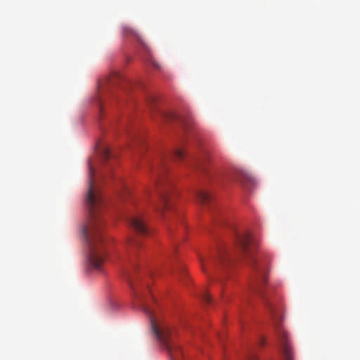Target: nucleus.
<instances>
[{"label":"nucleus","mask_w":360,"mask_h":360,"mask_svg":"<svg viewBox=\"0 0 360 360\" xmlns=\"http://www.w3.org/2000/svg\"><path fill=\"white\" fill-rule=\"evenodd\" d=\"M236 245L241 254L247 257L249 264L256 274L257 280L252 287V290L262 293L261 288L266 283L268 271L267 262L259 257H255L253 253L256 242L249 233H237Z\"/></svg>","instance_id":"obj_3"},{"label":"nucleus","mask_w":360,"mask_h":360,"mask_svg":"<svg viewBox=\"0 0 360 360\" xmlns=\"http://www.w3.org/2000/svg\"><path fill=\"white\" fill-rule=\"evenodd\" d=\"M115 78H117V79H118V78H119V76H118L117 75H114V76H112V77L108 78V79H107V80H108L107 82H109V83H113V82H113V79H114Z\"/></svg>","instance_id":"obj_18"},{"label":"nucleus","mask_w":360,"mask_h":360,"mask_svg":"<svg viewBox=\"0 0 360 360\" xmlns=\"http://www.w3.org/2000/svg\"><path fill=\"white\" fill-rule=\"evenodd\" d=\"M125 274L129 285L134 291V295L139 302V307L148 315L150 319L151 329L154 335L162 347L169 353L172 360H177L178 356L175 350L176 349L179 352L178 348L179 347L172 340L170 328L156 318L155 311L148 304L144 296L136 290L135 282L130 271L126 269Z\"/></svg>","instance_id":"obj_2"},{"label":"nucleus","mask_w":360,"mask_h":360,"mask_svg":"<svg viewBox=\"0 0 360 360\" xmlns=\"http://www.w3.org/2000/svg\"><path fill=\"white\" fill-rule=\"evenodd\" d=\"M202 297L203 299V300L206 302V303H210L211 301H212V299L210 296V295H208L207 293L205 292L202 295Z\"/></svg>","instance_id":"obj_16"},{"label":"nucleus","mask_w":360,"mask_h":360,"mask_svg":"<svg viewBox=\"0 0 360 360\" xmlns=\"http://www.w3.org/2000/svg\"><path fill=\"white\" fill-rule=\"evenodd\" d=\"M123 32L125 35H131L136 38L139 37L137 32L128 26H124L123 27Z\"/></svg>","instance_id":"obj_10"},{"label":"nucleus","mask_w":360,"mask_h":360,"mask_svg":"<svg viewBox=\"0 0 360 360\" xmlns=\"http://www.w3.org/2000/svg\"><path fill=\"white\" fill-rule=\"evenodd\" d=\"M196 198L198 200L202 205L208 204L211 200L212 196L207 191L200 190L196 193Z\"/></svg>","instance_id":"obj_9"},{"label":"nucleus","mask_w":360,"mask_h":360,"mask_svg":"<svg viewBox=\"0 0 360 360\" xmlns=\"http://www.w3.org/2000/svg\"><path fill=\"white\" fill-rule=\"evenodd\" d=\"M173 155L175 158L181 160L184 156V151L183 149L177 148L174 150Z\"/></svg>","instance_id":"obj_12"},{"label":"nucleus","mask_w":360,"mask_h":360,"mask_svg":"<svg viewBox=\"0 0 360 360\" xmlns=\"http://www.w3.org/2000/svg\"><path fill=\"white\" fill-rule=\"evenodd\" d=\"M153 66H154L155 68H158V69H159V68H160V66H159V65H158L157 63L153 62Z\"/></svg>","instance_id":"obj_21"},{"label":"nucleus","mask_w":360,"mask_h":360,"mask_svg":"<svg viewBox=\"0 0 360 360\" xmlns=\"http://www.w3.org/2000/svg\"><path fill=\"white\" fill-rule=\"evenodd\" d=\"M269 307L270 308L271 313L273 314V316H276V315L274 314L273 307L271 304H269Z\"/></svg>","instance_id":"obj_20"},{"label":"nucleus","mask_w":360,"mask_h":360,"mask_svg":"<svg viewBox=\"0 0 360 360\" xmlns=\"http://www.w3.org/2000/svg\"><path fill=\"white\" fill-rule=\"evenodd\" d=\"M101 155H102V158L104 160H107L108 159H109L111 156V152H110V149L106 147L103 148L101 151Z\"/></svg>","instance_id":"obj_11"},{"label":"nucleus","mask_w":360,"mask_h":360,"mask_svg":"<svg viewBox=\"0 0 360 360\" xmlns=\"http://www.w3.org/2000/svg\"><path fill=\"white\" fill-rule=\"evenodd\" d=\"M164 171L165 167L163 165L160 166L154 171L155 175L154 184L153 187L147 188L145 193V197L148 198L153 193H155L159 202L158 204L154 205V207L155 210L161 213H163L170 207L169 195L172 188L170 183L163 179L162 175Z\"/></svg>","instance_id":"obj_4"},{"label":"nucleus","mask_w":360,"mask_h":360,"mask_svg":"<svg viewBox=\"0 0 360 360\" xmlns=\"http://www.w3.org/2000/svg\"><path fill=\"white\" fill-rule=\"evenodd\" d=\"M129 223L131 228L139 234L146 236L148 233V227L141 215L131 216L129 218Z\"/></svg>","instance_id":"obj_7"},{"label":"nucleus","mask_w":360,"mask_h":360,"mask_svg":"<svg viewBox=\"0 0 360 360\" xmlns=\"http://www.w3.org/2000/svg\"><path fill=\"white\" fill-rule=\"evenodd\" d=\"M248 360H258V359H257V357L255 354H252L249 357Z\"/></svg>","instance_id":"obj_19"},{"label":"nucleus","mask_w":360,"mask_h":360,"mask_svg":"<svg viewBox=\"0 0 360 360\" xmlns=\"http://www.w3.org/2000/svg\"><path fill=\"white\" fill-rule=\"evenodd\" d=\"M94 174V169L89 165V188L85 200L89 219L83 233L86 243L87 267L89 271H101L105 259V243L103 236L104 224L100 213L105 207V202L95 186Z\"/></svg>","instance_id":"obj_1"},{"label":"nucleus","mask_w":360,"mask_h":360,"mask_svg":"<svg viewBox=\"0 0 360 360\" xmlns=\"http://www.w3.org/2000/svg\"><path fill=\"white\" fill-rule=\"evenodd\" d=\"M104 85L105 84H104V83L103 82H101L99 83V86H98V88H99V94H100L99 95V98H98L99 101L101 100V96H102L101 94H103L104 91H105Z\"/></svg>","instance_id":"obj_15"},{"label":"nucleus","mask_w":360,"mask_h":360,"mask_svg":"<svg viewBox=\"0 0 360 360\" xmlns=\"http://www.w3.org/2000/svg\"><path fill=\"white\" fill-rule=\"evenodd\" d=\"M275 319V328L277 335L278 345L282 352L283 360H293L292 352L287 333L278 325V318Z\"/></svg>","instance_id":"obj_5"},{"label":"nucleus","mask_w":360,"mask_h":360,"mask_svg":"<svg viewBox=\"0 0 360 360\" xmlns=\"http://www.w3.org/2000/svg\"><path fill=\"white\" fill-rule=\"evenodd\" d=\"M230 259L229 254L225 247L221 246L218 248L217 255L210 259L209 262L212 265L216 264H225Z\"/></svg>","instance_id":"obj_8"},{"label":"nucleus","mask_w":360,"mask_h":360,"mask_svg":"<svg viewBox=\"0 0 360 360\" xmlns=\"http://www.w3.org/2000/svg\"><path fill=\"white\" fill-rule=\"evenodd\" d=\"M241 181H242V184H244V186H247L245 185L246 184V181L250 183V184L254 183L253 179L250 176H244L243 177V179L241 180Z\"/></svg>","instance_id":"obj_14"},{"label":"nucleus","mask_w":360,"mask_h":360,"mask_svg":"<svg viewBox=\"0 0 360 360\" xmlns=\"http://www.w3.org/2000/svg\"><path fill=\"white\" fill-rule=\"evenodd\" d=\"M161 116L164 119H168V120H175L177 119V116L172 113H165L161 112Z\"/></svg>","instance_id":"obj_13"},{"label":"nucleus","mask_w":360,"mask_h":360,"mask_svg":"<svg viewBox=\"0 0 360 360\" xmlns=\"http://www.w3.org/2000/svg\"><path fill=\"white\" fill-rule=\"evenodd\" d=\"M139 247L140 242L138 239L132 237L129 238L127 245V255L123 260H127L133 269L136 268V250Z\"/></svg>","instance_id":"obj_6"},{"label":"nucleus","mask_w":360,"mask_h":360,"mask_svg":"<svg viewBox=\"0 0 360 360\" xmlns=\"http://www.w3.org/2000/svg\"><path fill=\"white\" fill-rule=\"evenodd\" d=\"M200 262H201V265H202V269L205 272L206 271L205 262L204 261V259L202 258H200Z\"/></svg>","instance_id":"obj_17"}]
</instances>
